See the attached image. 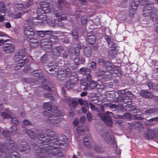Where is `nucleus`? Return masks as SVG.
I'll return each mask as SVG.
<instances>
[{
    "instance_id": "29",
    "label": "nucleus",
    "mask_w": 158,
    "mask_h": 158,
    "mask_svg": "<svg viewBox=\"0 0 158 158\" xmlns=\"http://www.w3.org/2000/svg\"><path fill=\"white\" fill-rule=\"evenodd\" d=\"M2 134L4 136L6 137L7 138L9 137L8 135H9V132L7 131H4L2 132Z\"/></svg>"
},
{
    "instance_id": "11",
    "label": "nucleus",
    "mask_w": 158,
    "mask_h": 158,
    "mask_svg": "<svg viewBox=\"0 0 158 158\" xmlns=\"http://www.w3.org/2000/svg\"><path fill=\"white\" fill-rule=\"evenodd\" d=\"M29 41L31 47L35 48L39 45L38 40L35 39H30Z\"/></svg>"
},
{
    "instance_id": "43",
    "label": "nucleus",
    "mask_w": 158,
    "mask_h": 158,
    "mask_svg": "<svg viewBox=\"0 0 158 158\" xmlns=\"http://www.w3.org/2000/svg\"><path fill=\"white\" fill-rule=\"evenodd\" d=\"M88 139L87 138H85L84 139V145H87L88 144Z\"/></svg>"
},
{
    "instance_id": "24",
    "label": "nucleus",
    "mask_w": 158,
    "mask_h": 158,
    "mask_svg": "<svg viewBox=\"0 0 158 158\" xmlns=\"http://www.w3.org/2000/svg\"><path fill=\"white\" fill-rule=\"evenodd\" d=\"M97 85L96 82L94 81H92L90 83L89 87L91 89H95Z\"/></svg>"
},
{
    "instance_id": "10",
    "label": "nucleus",
    "mask_w": 158,
    "mask_h": 158,
    "mask_svg": "<svg viewBox=\"0 0 158 158\" xmlns=\"http://www.w3.org/2000/svg\"><path fill=\"white\" fill-rule=\"evenodd\" d=\"M118 94L119 96H123V94H124L125 96L129 99H131L133 96V94L130 92L127 91L126 92L124 90L120 91H119L118 92Z\"/></svg>"
},
{
    "instance_id": "46",
    "label": "nucleus",
    "mask_w": 158,
    "mask_h": 158,
    "mask_svg": "<svg viewBox=\"0 0 158 158\" xmlns=\"http://www.w3.org/2000/svg\"><path fill=\"white\" fill-rule=\"evenodd\" d=\"M5 26L7 28H9L11 27V25L10 23L9 22H7L5 24Z\"/></svg>"
},
{
    "instance_id": "22",
    "label": "nucleus",
    "mask_w": 158,
    "mask_h": 158,
    "mask_svg": "<svg viewBox=\"0 0 158 158\" xmlns=\"http://www.w3.org/2000/svg\"><path fill=\"white\" fill-rule=\"evenodd\" d=\"M14 47L12 45H10L8 46L6 49H5L6 52L7 53H10L14 51Z\"/></svg>"
},
{
    "instance_id": "51",
    "label": "nucleus",
    "mask_w": 158,
    "mask_h": 158,
    "mask_svg": "<svg viewBox=\"0 0 158 158\" xmlns=\"http://www.w3.org/2000/svg\"><path fill=\"white\" fill-rule=\"evenodd\" d=\"M6 42V41H5L4 40L1 39L0 40V45L2 44L3 43Z\"/></svg>"
},
{
    "instance_id": "18",
    "label": "nucleus",
    "mask_w": 158,
    "mask_h": 158,
    "mask_svg": "<svg viewBox=\"0 0 158 158\" xmlns=\"http://www.w3.org/2000/svg\"><path fill=\"white\" fill-rule=\"evenodd\" d=\"M80 72L81 74H89L90 72V70L89 69H86L84 68H82L80 69Z\"/></svg>"
},
{
    "instance_id": "19",
    "label": "nucleus",
    "mask_w": 158,
    "mask_h": 158,
    "mask_svg": "<svg viewBox=\"0 0 158 158\" xmlns=\"http://www.w3.org/2000/svg\"><path fill=\"white\" fill-rule=\"evenodd\" d=\"M66 101L70 105H71L72 106L75 107L77 105V102L76 101H73L72 98H67V100H66Z\"/></svg>"
},
{
    "instance_id": "20",
    "label": "nucleus",
    "mask_w": 158,
    "mask_h": 158,
    "mask_svg": "<svg viewBox=\"0 0 158 158\" xmlns=\"http://www.w3.org/2000/svg\"><path fill=\"white\" fill-rule=\"evenodd\" d=\"M1 115L3 118H9L10 117L11 114L10 111H8L7 113L5 112H2Z\"/></svg>"
},
{
    "instance_id": "47",
    "label": "nucleus",
    "mask_w": 158,
    "mask_h": 158,
    "mask_svg": "<svg viewBox=\"0 0 158 158\" xmlns=\"http://www.w3.org/2000/svg\"><path fill=\"white\" fill-rule=\"evenodd\" d=\"M153 112V110L152 109H149L145 111L146 113H152Z\"/></svg>"
},
{
    "instance_id": "39",
    "label": "nucleus",
    "mask_w": 158,
    "mask_h": 158,
    "mask_svg": "<svg viewBox=\"0 0 158 158\" xmlns=\"http://www.w3.org/2000/svg\"><path fill=\"white\" fill-rule=\"evenodd\" d=\"M23 124L24 125L27 126L29 125L30 123L28 121L25 120L23 121Z\"/></svg>"
},
{
    "instance_id": "13",
    "label": "nucleus",
    "mask_w": 158,
    "mask_h": 158,
    "mask_svg": "<svg viewBox=\"0 0 158 158\" xmlns=\"http://www.w3.org/2000/svg\"><path fill=\"white\" fill-rule=\"evenodd\" d=\"M87 40L89 43L93 44L95 41V37L93 34H88L87 36Z\"/></svg>"
},
{
    "instance_id": "30",
    "label": "nucleus",
    "mask_w": 158,
    "mask_h": 158,
    "mask_svg": "<svg viewBox=\"0 0 158 158\" xmlns=\"http://www.w3.org/2000/svg\"><path fill=\"white\" fill-rule=\"evenodd\" d=\"M83 127L82 126H79L77 128V131L78 133H79L83 131Z\"/></svg>"
},
{
    "instance_id": "55",
    "label": "nucleus",
    "mask_w": 158,
    "mask_h": 158,
    "mask_svg": "<svg viewBox=\"0 0 158 158\" xmlns=\"http://www.w3.org/2000/svg\"><path fill=\"white\" fill-rule=\"evenodd\" d=\"M87 94V92H84L82 93L81 94V96H85Z\"/></svg>"
},
{
    "instance_id": "37",
    "label": "nucleus",
    "mask_w": 158,
    "mask_h": 158,
    "mask_svg": "<svg viewBox=\"0 0 158 158\" xmlns=\"http://www.w3.org/2000/svg\"><path fill=\"white\" fill-rule=\"evenodd\" d=\"M11 121H12V123H13L14 124H15L16 125H18L19 124V122L15 118H13L12 119Z\"/></svg>"
},
{
    "instance_id": "62",
    "label": "nucleus",
    "mask_w": 158,
    "mask_h": 158,
    "mask_svg": "<svg viewBox=\"0 0 158 158\" xmlns=\"http://www.w3.org/2000/svg\"><path fill=\"white\" fill-rule=\"evenodd\" d=\"M80 1L82 2V3H84L85 2V0H79Z\"/></svg>"
},
{
    "instance_id": "14",
    "label": "nucleus",
    "mask_w": 158,
    "mask_h": 158,
    "mask_svg": "<svg viewBox=\"0 0 158 158\" xmlns=\"http://www.w3.org/2000/svg\"><path fill=\"white\" fill-rule=\"evenodd\" d=\"M37 32L38 35L42 37H44L47 34L51 35L52 34V32L49 31H37Z\"/></svg>"
},
{
    "instance_id": "21",
    "label": "nucleus",
    "mask_w": 158,
    "mask_h": 158,
    "mask_svg": "<svg viewBox=\"0 0 158 158\" xmlns=\"http://www.w3.org/2000/svg\"><path fill=\"white\" fill-rule=\"evenodd\" d=\"M91 52V49L89 47H86L84 49L85 54L87 56H89L90 55Z\"/></svg>"
},
{
    "instance_id": "52",
    "label": "nucleus",
    "mask_w": 158,
    "mask_h": 158,
    "mask_svg": "<svg viewBox=\"0 0 158 158\" xmlns=\"http://www.w3.org/2000/svg\"><path fill=\"white\" fill-rule=\"evenodd\" d=\"M82 112L84 113H85L86 112V109L85 108L82 107Z\"/></svg>"
},
{
    "instance_id": "54",
    "label": "nucleus",
    "mask_w": 158,
    "mask_h": 158,
    "mask_svg": "<svg viewBox=\"0 0 158 158\" xmlns=\"http://www.w3.org/2000/svg\"><path fill=\"white\" fill-rule=\"evenodd\" d=\"M110 107L111 108H115L117 107L116 105L115 104H112L110 105Z\"/></svg>"
},
{
    "instance_id": "8",
    "label": "nucleus",
    "mask_w": 158,
    "mask_h": 158,
    "mask_svg": "<svg viewBox=\"0 0 158 158\" xmlns=\"http://www.w3.org/2000/svg\"><path fill=\"white\" fill-rule=\"evenodd\" d=\"M0 13L2 14V15L0 16V22L3 21L4 19V15H5V8L3 4L0 2Z\"/></svg>"
},
{
    "instance_id": "58",
    "label": "nucleus",
    "mask_w": 158,
    "mask_h": 158,
    "mask_svg": "<svg viewBox=\"0 0 158 158\" xmlns=\"http://www.w3.org/2000/svg\"><path fill=\"white\" fill-rule=\"evenodd\" d=\"M69 69H67V70H66L65 72V74L66 75V76H69V75H68V73H67V72H68V73H69Z\"/></svg>"
},
{
    "instance_id": "27",
    "label": "nucleus",
    "mask_w": 158,
    "mask_h": 158,
    "mask_svg": "<svg viewBox=\"0 0 158 158\" xmlns=\"http://www.w3.org/2000/svg\"><path fill=\"white\" fill-rule=\"evenodd\" d=\"M72 35L73 36L74 38L76 40H77L78 39V34L76 31L74 30L72 33Z\"/></svg>"
},
{
    "instance_id": "45",
    "label": "nucleus",
    "mask_w": 158,
    "mask_h": 158,
    "mask_svg": "<svg viewBox=\"0 0 158 158\" xmlns=\"http://www.w3.org/2000/svg\"><path fill=\"white\" fill-rule=\"evenodd\" d=\"M90 107L92 110H95V106L93 104L91 103H90Z\"/></svg>"
},
{
    "instance_id": "38",
    "label": "nucleus",
    "mask_w": 158,
    "mask_h": 158,
    "mask_svg": "<svg viewBox=\"0 0 158 158\" xmlns=\"http://www.w3.org/2000/svg\"><path fill=\"white\" fill-rule=\"evenodd\" d=\"M87 117L88 120L90 121H91L92 119V116L89 113L87 114Z\"/></svg>"
},
{
    "instance_id": "31",
    "label": "nucleus",
    "mask_w": 158,
    "mask_h": 158,
    "mask_svg": "<svg viewBox=\"0 0 158 158\" xmlns=\"http://www.w3.org/2000/svg\"><path fill=\"white\" fill-rule=\"evenodd\" d=\"M81 23L83 24H85L87 21V19L86 16L83 17L81 20Z\"/></svg>"
},
{
    "instance_id": "44",
    "label": "nucleus",
    "mask_w": 158,
    "mask_h": 158,
    "mask_svg": "<svg viewBox=\"0 0 158 158\" xmlns=\"http://www.w3.org/2000/svg\"><path fill=\"white\" fill-rule=\"evenodd\" d=\"M106 67H110V68H112V64L110 63L109 62H107L106 63Z\"/></svg>"
},
{
    "instance_id": "36",
    "label": "nucleus",
    "mask_w": 158,
    "mask_h": 158,
    "mask_svg": "<svg viewBox=\"0 0 158 158\" xmlns=\"http://www.w3.org/2000/svg\"><path fill=\"white\" fill-rule=\"evenodd\" d=\"M99 64L100 65H103L105 64V61L102 59H101L99 60Z\"/></svg>"
},
{
    "instance_id": "2",
    "label": "nucleus",
    "mask_w": 158,
    "mask_h": 158,
    "mask_svg": "<svg viewBox=\"0 0 158 158\" xmlns=\"http://www.w3.org/2000/svg\"><path fill=\"white\" fill-rule=\"evenodd\" d=\"M53 11V9H51L48 4L45 3L38 9L37 10V18L47 23L49 25L53 27L55 25L56 22H52L48 19L45 14L46 13H51Z\"/></svg>"
},
{
    "instance_id": "35",
    "label": "nucleus",
    "mask_w": 158,
    "mask_h": 158,
    "mask_svg": "<svg viewBox=\"0 0 158 158\" xmlns=\"http://www.w3.org/2000/svg\"><path fill=\"white\" fill-rule=\"evenodd\" d=\"M27 134L30 136L31 137L33 138L32 135H34V133L31 131L29 130L27 132Z\"/></svg>"
},
{
    "instance_id": "59",
    "label": "nucleus",
    "mask_w": 158,
    "mask_h": 158,
    "mask_svg": "<svg viewBox=\"0 0 158 158\" xmlns=\"http://www.w3.org/2000/svg\"><path fill=\"white\" fill-rule=\"evenodd\" d=\"M97 84L98 85H99L100 86L102 85V83L100 81H98Z\"/></svg>"
},
{
    "instance_id": "63",
    "label": "nucleus",
    "mask_w": 158,
    "mask_h": 158,
    "mask_svg": "<svg viewBox=\"0 0 158 158\" xmlns=\"http://www.w3.org/2000/svg\"><path fill=\"white\" fill-rule=\"evenodd\" d=\"M54 39V38L53 37H52V38H51L50 39V40L51 41H53V40Z\"/></svg>"
},
{
    "instance_id": "16",
    "label": "nucleus",
    "mask_w": 158,
    "mask_h": 158,
    "mask_svg": "<svg viewBox=\"0 0 158 158\" xmlns=\"http://www.w3.org/2000/svg\"><path fill=\"white\" fill-rule=\"evenodd\" d=\"M75 79V80L74 81L75 82H73V80H72L70 82H67L66 83L65 87L69 89L71 88L72 86L78 80L77 78H76Z\"/></svg>"
},
{
    "instance_id": "34",
    "label": "nucleus",
    "mask_w": 158,
    "mask_h": 158,
    "mask_svg": "<svg viewBox=\"0 0 158 158\" xmlns=\"http://www.w3.org/2000/svg\"><path fill=\"white\" fill-rule=\"evenodd\" d=\"M158 121V117L156 118H151L149 120L150 122H156Z\"/></svg>"
},
{
    "instance_id": "4",
    "label": "nucleus",
    "mask_w": 158,
    "mask_h": 158,
    "mask_svg": "<svg viewBox=\"0 0 158 158\" xmlns=\"http://www.w3.org/2000/svg\"><path fill=\"white\" fill-rule=\"evenodd\" d=\"M23 58V57L20 53L16 54L15 55L14 57L15 61L19 62L15 67L16 69H20L21 68L22 66L28 62V60L27 59H25L24 60H22V59Z\"/></svg>"
},
{
    "instance_id": "7",
    "label": "nucleus",
    "mask_w": 158,
    "mask_h": 158,
    "mask_svg": "<svg viewBox=\"0 0 158 158\" xmlns=\"http://www.w3.org/2000/svg\"><path fill=\"white\" fill-rule=\"evenodd\" d=\"M52 12L53 13L56 17L60 20H65L67 19L66 15L60 11L54 10V9H53Z\"/></svg>"
},
{
    "instance_id": "28",
    "label": "nucleus",
    "mask_w": 158,
    "mask_h": 158,
    "mask_svg": "<svg viewBox=\"0 0 158 158\" xmlns=\"http://www.w3.org/2000/svg\"><path fill=\"white\" fill-rule=\"evenodd\" d=\"M15 6L17 9L19 10H21L23 8V6L22 4H16L15 5Z\"/></svg>"
},
{
    "instance_id": "3",
    "label": "nucleus",
    "mask_w": 158,
    "mask_h": 158,
    "mask_svg": "<svg viewBox=\"0 0 158 158\" xmlns=\"http://www.w3.org/2000/svg\"><path fill=\"white\" fill-rule=\"evenodd\" d=\"M98 116L109 126H112V122L111 118L113 116L112 113L107 112L105 114H98Z\"/></svg>"
},
{
    "instance_id": "15",
    "label": "nucleus",
    "mask_w": 158,
    "mask_h": 158,
    "mask_svg": "<svg viewBox=\"0 0 158 158\" xmlns=\"http://www.w3.org/2000/svg\"><path fill=\"white\" fill-rule=\"evenodd\" d=\"M154 135V134L151 131L146 132L144 135L145 137L148 140L153 139Z\"/></svg>"
},
{
    "instance_id": "53",
    "label": "nucleus",
    "mask_w": 158,
    "mask_h": 158,
    "mask_svg": "<svg viewBox=\"0 0 158 158\" xmlns=\"http://www.w3.org/2000/svg\"><path fill=\"white\" fill-rule=\"evenodd\" d=\"M44 88L45 89L48 90L49 91H51V89L47 86L46 87H44Z\"/></svg>"
},
{
    "instance_id": "40",
    "label": "nucleus",
    "mask_w": 158,
    "mask_h": 158,
    "mask_svg": "<svg viewBox=\"0 0 158 158\" xmlns=\"http://www.w3.org/2000/svg\"><path fill=\"white\" fill-rule=\"evenodd\" d=\"M79 122L78 119H74V120L73 122V124L75 126H77L79 124Z\"/></svg>"
},
{
    "instance_id": "64",
    "label": "nucleus",
    "mask_w": 158,
    "mask_h": 158,
    "mask_svg": "<svg viewBox=\"0 0 158 158\" xmlns=\"http://www.w3.org/2000/svg\"><path fill=\"white\" fill-rule=\"evenodd\" d=\"M73 158H77L75 155H73Z\"/></svg>"
},
{
    "instance_id": "48",
    "label": "nucleus",
    "mask_w": 158,
    "mask_h": 158,
    "mask_svg": "<svg viewBox=\"0 0 158 158\" xmlns=\"http://www.w3.org/2000/svg\"><path fill=\"white\" fill-rule=\"evenodd\" d=\"M85 120V117L84 116H82L80 118V121L82 122L83 123L84 122Z\"/></svg>"
},
{
    "instance_id": "56",
    "label": "nucleus",
    "mask_w": 158,
    "mask_h": 158,
    "mask_svg": "<svg viewBox=\"0 0 158 158\" xmlns=\"http://www.w3.org/2000/svg\"><path fill=\"white\" fill-rule=\"evenodd\" d=\"M5 35V34L4 33L0 31V36H4Z\"/></svg>"
},
{
    "instance_id": "9",
    "label": "nucleus",
    "mask_w": 158,
    "mask_h": 158,
    "mask_svg": "<svg viewBox=\"0 0 158 158\" xmlns=\"http://www.w3.org/2000/svg\"><path fill=\"white\" fill-rule=\"evenodd\" d=\"M105 141L110 144H112L114 142L113 137L110 136L109 134H105L103 136Z\"/></svg>"
},
{
    "instance_id": "32",
    "label": "nucleus",
    "mask_w": 158,
    "mask_h": 158,
    "mask_svg": "<svg viewBox=\"0 0 158 158\" xmlns=\"http://www.w3.org/2000/svg\"><path fill=\"white\" fill-rule=\"evenodd\" d=\"M96 67V64L95 62H93L91 63V68L92 69H94Z\"/></svg>"
},
{
    "instance_id": "12",
    "label": "nucleus",
    "mask_w": 158,
    "mask_h": 158,
    "mask_svg": "<svg viewBox=\"0 0 158 158\" xmlns=\"http://www.w3.org/2000/svg\"><path fill=\"white\" fill-rule=\"evenodd\" d=\"M140 94L141 96L146 98H151L153 97V94L147 91H142L140 92Z\"/></svg>"
},
{
    "instance_id": "61",
    "label": "nucleus",
    "mask_w": 158,
    "mask_h": 158,
    "mask_svg": "<svg viewBox=\"0 0 158 158\" xmlns=\"http://www.w3.org/2000/svg\"><path fill=\"white\" fill-rule=\"evenodd\" d=\"M44 96L46 97H48L49 96V95L48 94H46L45 93L44 94Z\"/></svg>"
},
{
    "instance_id": "23",
    "label": "nucleus",
    "mask_w": 158,
    "mask_h": 158,
    "mask_svg": "<svg viewBox=\"0 0 158 158\" xmlns=\"http://www.w3.org/2000/svg\"><path fill=\"white\" fill-rule=\"evenodd\" d=\"M79 103L81 105H84L86 107H87L89 106L88 102L85 101H83L81 99H79L78 100Z\"/></svg>"
},
{
    "instance_id": "42",
    "label": "nucleus",
    "mask_w": 158,
    "mask_h": 158,
    "mask_svg": "<svg viewBox=\"0 0 158 158\" xmlns=\"http://www.w3.org/2000/svg\"><path fill=\"white\" fill-rule=\"evenodd\" d=\"M22 14L21 13L17 14L15 16V18L17 19L20 18Z\"/></svg>"
},
{
    "instance_id": "49",
    "label": "nucleus",
    "mask_w": 158,
    "mask_h": 158,
    "mask_svg": "<svg viewBox=\"0 0 158 158\" xmlns=\"http://www.w3.org/2000/svg\"><path fill=\"white\" fill-rule=\"evenodd\" d=\"M87 75V81H90L91 79V76L90 75L88 74Z\"/></svg>"
},
{
    "instance_id": "60",
    "label": "nucleus",
    "mask_w": 158,
    "mask_h": 158,
    "mask_svg": "<svg viewBox=\"0 0 158 158\" xmlns=\"http://www.w3.org/2000/svg\"><path fill=\"white\" fill-rule=\"evenodd\" d=\"M153 15H154V13H151V15H150V17L151 18H152V19H153L154 18V17H153Z\"/></svg>"
},
{
    "instance_id": "26",
    "label": "nucleus",
    "mask_w": 158,
    "mask_h": 158,
    "mask_svg": "<svg viewBox=\"0 0 158 158\" xmlns=\"http://www.w3.org/2000/svg\"><path fill=\"white\" fill-rule=\"evenodd\" d=\"M147 6H146L145 8V10L143 11V15L145 16H147L149 15V13H150L151 11L149 10L146 11V10L147 9Z\"/></svg>"
},
{
    "instance_id": "1",
    "label": "nucleus",
    "mask_w": 158,
    "mask_h": 158,
    "mask_svg": "<svg viewBox=\"0 0 158 158\" xmlns=\"http://www.w3.org/2000/svg\"><path fill=\"white\" fill-rule=\"evenodd\" d=\"M52 105L50 102H45L43 105V107L44 109L46 110L51 111L50 113L47 114L46 112H44V114L46 116L49 117L53 118V119H50L51 121L49 120L47 121L48 123H51L54 126H57V124L60 122L62 115L60 110H52L51 109Z\"/></svg>"
},
{
    "instance_id": "41",
    "label": "nucleus",
    "mask_w": 158,
    "mask_h": 158,
    "mask_svg": "<svg viewBox=\"0 0 158 158\" xmlns=\"http://www.w3.org/2000/svg\"><path fill=\"white\" fill-rule=\"evenodd\" d=\"M79 58L78 57H77L74 60V62L76 65H79V64H78V63L80 61V60H79Z\"/></svg>"
},
{
    "instance_id": "57",
    "label": "nucleus",
    "mask_w": 158,
    "mask_h": 158,
    "mask_svg": "<svg viewBox=\"0 0 158 158\" xmlns=\"http://www.w3.org/2000/svg\"><path fill=\"white\" fill-rule=\"evenodd\" d=\"M85 59L84 58H82L81 60H80V61L81 62V64H83L85 62Z\"/></svg>"
},
{
    "instance_id": "6",
    "label": "nucleus",
    "mask_w": 158,
    "mask_h": 158,
    "mask_svg": "<svg viewBox=\"0 0 158 158\" xmlns=\"http://www.w3.org/2000/svg\"><path fill=\"white\" fill-rule=\"evenodd\" d=\"M133 1L131 5V8L130 9L129 15L133 17L135 14V10L139 4V0H133Z\"/></svg>"
},
{
    "instance_id": "5",
    "label": "nucleus",
    "mask_w": 158,
    "mask_h": 158,
    "mask_svg": "<svg viewBox=\"0 0 158 158\" xmlns=\"http://www.w3.org/2000/svg\"><path fill=\"white\" fill-rule=\"evenodd\" d=\"M24 34L26 37L31 39L35 35V32L33 29L29 26L24 28Z\"/></svg>"
},
{
    "instance_id": "25",
    "label": "nucleus",
    "mask_w": 158,
    "mask_h": 158,
    "mask_svg": "<svg viewBox=\"0 0 158 158\" xmlns=\"http://www.w3.org/2000/svg\"><path fill=\"white\" fill-rule=\"evenodd\" d=\"M33 0H29L28 2L25 5L24 8L27 9V8L30 7L32 4Z\"/></svg>"
},
{
    "instance_id": "33",
    "label": "nucleus",
    "mask_w": 158,
    "mask_h": 158,
    "mask_svg": "<svg viewBox=\"0 0 158 158\" xmlns=\"http://www.w3.org/2000/svg\"><path fill=\"white\" fill-rule=\"evenodd\" d=\"M75 53H74L76 55H78L79 54L80 52V49L78 47H77L75 48ZM74 54V53H73Z\"/></svg>"
},
{
    "instance_id": "17",
    "label": "nucleus",
    "mask_w": 158,
    "mask_h": 158,
    "mask_svg": "<svg viewBox=\"0 0 158 158\" xmlns=\"http://www.w3.org/2000/svg\"><path fill=\"white\" fill-rule=\"evenodd\" d=\"M80 83L82 85L85 86V88H84V90H86L88 89V84L86 83V79L85 78H82L81 79Z\"/></svg>"
},
{
    "instance_id": "50",
    "label": "nucleus",
    "mask_w": 158,
    "mask_h": 158,
    "mask_svg": "<svg viewBox=\"0 0 158 158\" xmlns=\"http://www.w3.org/2000/svg\"><path fill=\"white\" fill-rule=\"evenodd\" d=\"M106 41L109 44H110L111 42V39L108 37H107V39H106Z\"/></svg>"
}]
</instances>
